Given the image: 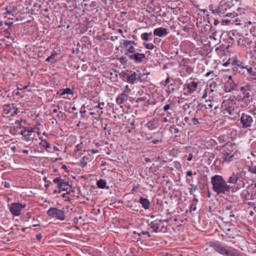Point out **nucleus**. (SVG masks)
<instances>
[{
	"mask_svg": "<svg viewBox=\"0 0 256 256\" xmlns=\"http://www.w3.org/2000/svg\"><path fill=\"white\" fill-rule=\"evenodd\" d=\"M252 186H254L253 188H256V190H255V194H254V195L256 196V183H254V184H252Z\"/></svg>",
	"mask_w": 256,
	"mask_h": 256,
	"instance_id": "774afa93",
	"label": "nucleus"
},
{
	"mask_svg": "<svg viewBox=\"0 0 256 256\" xmlns=\"http://www.w3.org/2000/svg\"><path fill=\"white\" fill-rule=\"evenodd\" d=\"M106 182L105 180L100 179L97 182L98 187L100 188H104L106 186Z\"/></svg>",
	"mask_w": 256,
	"mask_h": 256,
	"instance_id": "f704fd0d",
	"label": "nucleus"
},
{
	"mask_svg": "<svg viewBox=\"0 0 256 256\" xmlns=\"http://www.w3.org/2000/svg\"><path fill=\"white\" fill-rule=\"evenodd\" d=\"M57 94L63 96L64 98L70 99L74 94V92L70 88H61L57 92Z\"/></svg>",
	"mask_w": 256,
	"mask_h": 256,
	"instance_id": "dca6fc26",
	"label": "nucleus"
},
{
	"mask_svg": "<svg viewBox=\"0 0 256 256\" xmlns=\"http://www.w3.org/2000/svg\"><path fill=\"white\" fill-rule=\"evenodd\" d=\"M226 16L228 17H231L232 24H235L236 25L240 24V19L239 18H236L238 16V14L235 12H228L226 13Z\"/></svg>",
	"mask_w": 256,
	"mask_h": 256,
	"instance_id": "5701e85b",
	"label": "nucleus"
},
{
	"mask_svg": "<svg viewBox=\"0 0 256 256\" xmlns=\"http://www.w3.org/2000/svg\"><path fill=\"white\" fill-rule=\"evenodd\" d=\"M197 187L196 186H192L190 188V194L194 195V193L196 190Z\"/></svg>",
	"mask_w": 256,
	"mask_h": 256,
	"instance_id": "a18cd8bd",
	"label": "nucleus"
},
{
	"mask_svg": "<svg viewBox=\"0 0 256 256\" xmlns=\"http://www.w3.org/2000/svg\"><path fill=\"white\" fill-rule=\"evenodd\" d=\"M234 4L232 2H226L225 0H221L217 8H214V6H210V10L213 14H216L220 16H226V13L231 12L232 9L234 7Z\"/></svg>",
	"mask_w": 256,
	"mask_h": 256,
	"instance_id": "7ed1b4c3",
	"label": "nucleus"
},
{
	"mask_svg": "<svg viewBox=\"0 0 256 256\" xmlns=\"http://www.w3.org/2000/svg\"><path fill=\"white\" fill-rule=\"evenodd\" d=\"M227 256H243V254L236 250L230 248Z\"/></svg>",
	"mask_w": 256,
	"mask_h": 256,
	"instance_id": "2f4dec72",
	"label": "nucleus"
},
{
	"mask_svg": "<svg viewBox=\"0 0 256 256\" xmlns=\"http://www.w3.org/2000/svg\"><path fill=\"white\" fill-rule=\"evenodd\" d=\"M42 235L40 234H36V238L38 240L40 241L42 238Z\"/></svg>",
	"mask_w": 256,
	"mask_h": 256,
	"instance_id": "4d7b16f0",
	"label": "nucleus"
},
{
	"mask_svg": "<svg viewBox=\"0 0 256 256\" xmlns=\"http://www.w3.org/2000/svg\"><path fill=\"white\" fill-rule=\"evenodd\" d=\"M6 12H4L6 14H12V16H14L13 11L10 10L8 7H6Z\"/></svg>",
	"mask_w": 256,
	"mask_h": 256,
	"instance_id": "09e8293b",
	"label": "nucleus"
},
{
	"mask_svg": "<svg viewBox=\"0 0 256 256\" xmlns=\"http://www.w3.org/2000/svg\"><path fill=\"white\" fill-rule=\"evenodd\" d=\"M73 222H74L75 224H77L78 222V218H74V219L73 220Z\"/></svg>",
	"mask_w": 256,
	"mask_h": 256,
	"instance_id": "69168bd1",
	"label": "nucleus"
},
{
	"mask_svg": "<svg viewBox=\"0 0 256 256\" xmlns=\"http://www.w3.org/2000/svg\"><path fill=\"white\" fill-rule=\"evenodd\" d=\"M62 168L64 170H65V172H69V170L68 169V168L66 166V165H62Z\"/></svg>",
	"mask_w": 256,
	"mask_h": 256,
	"instance_id": "13d9d810",
	"label": "nucleus"
},
{
	"mask_svg": "<svg viewBox=\"0 0 256 256\" xmlns=\"http://www.w3.org/2000/svg\"><path fill=\"white\" fill-rule=\"evenodd\" d=\"M26 205H22L20 203L14 202L12 204L10 208V211L12 214L18 216L20 214L22 208H24Z\"/></svg>",
	"mask_w": 256,
	"mask_h": 256,
	"instance_id": "f3484780",
	"label": "nucleus"
},
{
	"mask_svg": "<svg viewBox=\"0 0 256 256\" xmlns=\"http://www.w3.org/2000/svg\"><path fill=\"white\" fill-rule=\"evenodd\" d=\"M192 158H193V154L192 153H190L189 154V156L187 158V160L188 161H191L192 160Z\"/></svg>",
	"mask_w": 256,
	"mask_h": 256,
	"instance_id": "052dcab7",
	"label": "nucleus"
},
{
	"mask_svg": "<svg viewBox=\"0 0 256 256\" xmlns=\"http://www.w3.org/2000/svg\"><path fill=\"white\" fill-rule=\"evenodd\" d=\"M137 45V43L134 40H124L123 46L125 49V54L128 55L132 54L136 52L135 46Z\"/></svg>",
	"mask_w": 256,
	"mask_h": 256,
	"instance_id": "9b49d317",
	"label": "nucleus"
},
{
	"mask_svg": "<svg viewBox=\"0 0 256 256\" xmlns=\"http://www.w3.org/2000/svg\"><path fill=\"white\" fill-rule=\"evenodd\" d=\"M170 108V104H166L164 107V112H167Z\"/></svg>",
	"mask_w": 256,
	"mask_h": 256,
	"instance_id": "5fc2aeb1",
	"label": "nucleus"
},
{
	"mask_svg": "<svg viewBox=\"0 0 256 256\" xmlns=\"http://www.w3.org/2000/svg\"><path fill=\"white\" fill-rule=\"evenodd\" d=\"M53 182L57 185V188L58 189V193L62 191H66L70 187L69 182L66 180L62 178L60 176L54 178Z\"/></svg>",
	"mask_w": 256,
	"mask_h": 256,
	"instance_id": "423d86ee",
	"label": "nucleus"
},
{
	"mask_svg": "<svg viewBox=\"0 0 256 256\" xmlns=\"http://www.w3.org/2000/svg\"><path fill=\"white\" fill-rule=\"evenodd\" d=\"M240 162H236V166L240 168L234 172L228 178V182L231 184H238L236 189H240L242 188H244V184L242 181V176L245 175L246 172L243 170V168L241 166Z\"/></svg>",
	"mask_w": 256,
	"mask_h": 256,
	"instance_id": "f03ea898",
	"label": "nucleus"
},
{
	"mask_svg": "<svg viewBox=\"0 0 256 256\" xmlns=\"http://www.w3.org/2000/svg\"><path fill=\"white\" fill-rule=\"evenodd\" d=\"M146 56L144 54L134 52L132 54L128 55L130 60H133L135 63L140 64L144 59Z\"/></svg>",
	"mask_w": 256,
	"mask_h": 256,
	"instance_id": "a211bd4d",
	"label": "nucleus"
},
{
	"mask_svg": "<svg viewBox=\"0 0 256 256\" xmlns=\"http://www.w3.org/2000/svg\"><path fill=\"white\" fill-rule=\"evenodd\" d=\"M86 158L83 157L80 160V164L82 167L86 166L87 164V162H86Z\"/></svg>",
	"mask_w": 256,
	"mask_h": 256,
	"instance_id": "37998d69",
	"label": "nucleus"
},
{
	"mask_svg": "<svg viewBox=\"0 0 256 256\" xmlns=\"http://www.w3.org/2000/svg\"><path fill=\"white\" fill-rule=\"evenodd\" d=\"M203 119L198 116V112L194 115V118H192L191 125H198L203 123Z\"/></svg>",
	"mask_w": 256,
	"mask_h": 256,
	"instance_id": "c85d7f7f",
	"label": "nucleus"
},
{
	"mask_svg": "<svg viewBox=\"0 0 256 256\" xmlns=\"http://www.w3.org/2000/svg\"><path fill=\"white\" fill-rule=\"evenodd\" d=\"M168 34L167 29L162 27L156 28L154 30V35L160 37L164 36H166Z\"/></svg>",
	"mask_w": 256,
	"mask_h": 256,
	"instance_id": "393cba45",
	"label": "nucleus"
},
{
	"mask_svg": "<svg viewBox=\"0 0 256 256\" xmlns=\"http://www.w3.org/2000/svg\"><path fill=\"white\" fill-rule=\"evenodd\" d=\"M222 154L224 158L223 163L230 162L237 154L236 146L234 144H227L224 146Z\"/></svg>",
	"mask_w": 256,
	"mask_h": 256,
	"instance_id": "20e7f679",
	"label": "nucleus"
},
{
	"mask_svg": "<svg viewBox=\"0 0 256 256\" xmlns=\"http://www.w3.org/2000/svg\"><path fill=\"white\" fill-rule=\"evenodd\" d=\"M22 119L18 120H16V122H15L16 126V127L20 128L21 126H22Z\"/></svg>",
	"mask_w": 256,
	"mask_h": 256,
	"instance_id": "49530a36",
	"label": "nucleus"
},
{
	"mask_svg": "<svg viewBox=\"0 0 256 256\" xmlns=\"http://www.w3.org/2000/svg\"><path fill=\"white\" fill-rule=\"evenodd\" d=\"M140 78V76H137V74L136 72H134L130 74H128L126 76V82L130 83L132 84H134L136 81L138 79Z\"/></svg>",
	"mask_w": 256,
	"mask_h": 256,
	"instance_id": "a878e982",
	"label": "nucleus"
},
{
	"mask_svg": "<svg viewBox=\"0 0 256 256\" xmlns=\"http://www.w3.org/2000/svg\"><path fill=\"white\" fill-rule=\"evenodd\" d=\"M128 97V94L122 93L120 94L116 98V102L118 104H120L126 102Z\"/></svg>",
	"mask_w": 256,
	"mask_h": 256,
	"instance_id": "cd10ccee",
	"label": "nucleus"
},
{
	"mask_svg": "<svg viewBox=\"0 0 256 256\" xmlns=\"http://www.w3.org/2000/svg\"><path fill=\"white\" fill-rule=\"evenodd\" d=\"M20 134L22 135V140L26 142L33 141L36 135V128L32 127L24 128Z\"/></svg>",
	"mask_w": 256,
	"mask_h": 256,
	"instance_id": "39448f33",
	"label": "nucleus"
},
{
	"mask_svg": "<svg viewBox=\"0 0 256 256\" xmlns=\"http://www.w3.org/2000/svg\"><path fill=\"white\" fill-rule=\"evenodd\" d=\"M210 246L214 248L218 252L227 256L230 248L218 242H214L210 243Z\"/></svg>",
	"mask_w": 256,
	"mask_h": 256,
	"instance_id": "f8f14e48",
	"label": "nucleus"
},
{
	"mask_svg": "<svg viewBox=\"0 0 256 256\" xmlns=\"http://www.w3.org/2000/svg\"><path fill=\"white\" fill-rule=\"evenodd\" d=\"M198 82L194 80L186 84L184 86V89L188 93V95H192L197 90Z\"/></svg>",
	"mask_w": 256,
	"mask_h": 256,
	"instance_id": "4468645a",
	"label": "nucleus"
},
{
	"mask_svg": "<svg viewBox=\"0 0 256 256\" xmlns=\"http://www.w3.org/2000/svg\"><path fill=\"white\" fill-rule=\"evenodd\" d=\"M130 92V89L129 88L128 86L126 85V88H125L123 93L126 94H128V93Z\"/></svg>",
	"mask_w": 256,
	"mask_h": 256,
	"instance_id": "3c124183",
	"label": "nucleus"
},
{
	"mask_svg": "<svg viewBox=\"0 0 256 256\" xmlns=\"http://www.w3.org/2000/svg\"><path fill=\"white\" fill-rule=\"evenodd\" d=\"M92 153V154H96V153H98L99 152L98 150H96V149H92L90 150Z\"/></svg>",
	"mask_w": 256,
	"mask_h": 256,
	"instance_id": "0e129e2a",
	"label": "nucleus"
},
{
	"mask_svg": "<svg viewBox=\"0 0 256 256\" xmlns=\"http://www.w3.org/2000/svg\"><path fill=\"white\" fill-rule=\"evenodd\" d=\"M143 46H144V48L148 50H154L155 48L154 45L152 43H146V42H144L142 44Z\"/></svg>",
	"mask_w": 256,
	"mask_h": 256,
	"instance_id": "e433bc0d",
	"label": "nucleus"
},
{
	"mask_svg": "<svg viewBox=\"0 0 256 256\" xmlns=\"http://www.w3.org/2000/svg\"><path fill=\"white\" fill-rule=\"evenodd\" d=\"M196 210V203L192 202L191 205L190 206V212L195 211Z\"/></svg>",
	"mask_w": 256,
	"mask_h": 256,
	"instance_id": "79ce46f5",
	"label": "nucleus"
},
{
	"mask_svg": "<svg viewBox=\"0 0 256 256\" xmlns=\"http://www.w3.org/2000/svg\"><path fill=\"white\" fill-rule=\"evenodd\" d=\"M160 124L158 118H154L149 120L146 124V126L150 130H152L156 129Z\"/></svg>",
	"mask_w": 256,
	"mask_h": 256,
	"instance_id": "aec40b11",
	"label": "nucleus"
},
{
	"mask_svg": "<svg viewBox=\"0 0 256 256\" xmlns=\"http://www.w3.org/2000/svg\"><path fill=\"white\" fill-rule=\"evenodd\" d=\"M254 120L252 116L244 113L242 114L240 122L243 128H248L252 126Z\"/></svg>",
	"mask_w": 256,
	"mask_h": 256,
	"instance_id": "2eb2a0df",
	"label": "nucleus"
},
{
	"mask_svg": "<svg viewBox=\"0 0 256 256\" xmlns=\"http://www.w3.org/2000/svg\"><path fill=\"white\" fill-rule=\"evenodd\" d=\"M192 175V170H188L186 172V176H191Z\"/></svg>",
	"mask_w": 256,
	"mask_h": 256,
	"instance_id": "e2e57ef3",
	"label": "nucleus"
},
{
	"mask_svg": "<svg viewBox=\"0 0 256 256\" xmlns=\"http://www.w3.org/2000/svg\"><path fill=\"white\" fill-rule=\"evenodd\" d=\"M162 142V139L154 138V140L153 139L152 140V142L153 143V144H160Z\"/></svg>",
	"mask_w": 256,
	"mask_h": 256,
	"instance_id": "c03bdc74",
	"label": "nucleus"
},
{
	"mask_svg": "<svg viewBox=\"0 0 256 256\" xmlns=\"http://www.w3.org/2000/svg\"><path fill=\"white\" fill-rule=\"evenodd\" d=\"M139 202L144 209H148L150 208V202L148 199L141 197L140 198Z\"/></svg>",
	"mask_w": 256,
	"mask_h": 256,
	"instance_id": "c756f323",
	"label": "nucleus"
},
{
	"mask_svg": "<svg viewBox=\"0 0 256 256\" xmlns=\"http://www.w3.org/2000/svg\"><path fill=\"white\" fill-rule=\"evenodd\" d=\"M210 75H212L211 79H212L214 77L216 76H214V70H210V72H207L205 75V77L208 78Z\"/></svg>",
	"mask_w": 256,
	"mask_h": 256,
	"instance_id": "a19ab883",
	"label": "nucleus"
},
{
	"mask_svg": "<svg viewBox=\"0 0 256 256\" xmlns=\"http://www.w3.org/2000/svg\"><path fill=\"white\" fill-rule=\"evenodd\" d=\"M140 184H137L136 186H134L132 190V192L136 191L140 188Z\"/></svg>",
	"mask_w": 256,
	"mask_h": 256,
	"instance_id": "864d4df0",
	"label": "nucleus"
},
{
	"mask_svg": "<svg viewBox=\"0 0 256 256\" xmlns=\"http://www.w3.org/2000/svg\"><path fill=\"white\" fill-rule=\"evenodd\" d=\"M152 140V137L151 136H145V140Z\"/></svg>",
	"mask_w": 256,
	"mask_h": 256,
	"instance_id": "680f3d73",
	"label": "nucleus"
},
{
	"mask_svg": "<svg viewBox=\"0 0 256 256\" xmlns=\"http://www.w3.org/2000/svg\"><path fill=\"white\" fill-rule=\"evenodd\" d=\"M247 204L249 208H253L254 207V203L253 202H248L247 203Z\"/></svg>",
	"mask_w": 256,
	"mask_h": 256,
	"instance_id": "6e6d98bb",
	"label": "nucleus"
},
{
	"mask_svg": "<svg viewBox=\"0 0 256 256\" xmlns=\"http://www.w3.org/2000/svg\"><path fill=\"white\" fill-rule=\"evenodd\" d=\"M201 100L202 106L206 109L214 108L216 110L220 107V102L216 98H206L204 100L202 98Z\"/></svg>",
	"mask_w": 256,
	"mask_h": 256,
	"instance_id": "1a4fd4ad",
	"label": "nucleus"
},
{
	"mask_svg": "<svg viewBox=\"0 0 256 256\" xmlns=\"http://www.w3.org/2000/svg\"><path fill=\"white\" fill-rule=\"evenodd\" d=\"M141 233H142V234L144 235H145V234L148 235V238H150L151 236L149 232H148L147 231H142Z\"/></svg>",
	"mask_w": 256,
	"mask_h": 256,
	"instance_id": "bf43d9fd",
	"label": "nucleus"
},
{
	"mask_svg": "<svg viewBox=\"0 0 256 256\" xmlns=\"http://www.w3.org/2000/svg\"><path fill=\"white\" fill-rule=\"evenodd\" d=\"M152 36V33L144 32L141 34L140 38L142 40L148 41L150 39V37Z\"/></svg>",
	"mask_w": 256,
	"mask_h": 256,
	"instance_id": "473e14b6",
	"label": "nucleus"
},
{
	"mask_svg": "<svg viewBox=\"0 0 256 256\" xmlns=\"http://www.w3.org/2000/svg\"><path fill=\"white\" fill-rule=\"evenodd\" d=\"M248 170L252 174H256V166L253 165L249 167Z\"/></svg>",
	"mask_w": 256,
	"mask_h": 256,
	"instance_id": "ea45409f",
	"label": "nucleus"
},
{
	"mask_svg": "<svg viewBox=\"0 0 256 256\" xmlns=\"http://www.w3.org/2000/svg\"><path fill=\"white\" fill-rule=\"evenodd\" d=\"M58 56V54L55 52H54L50 56L48 57L46 61L50 62L51 61V60H54Z\"/></svg>",
	"mask_w": 256,
	"mask_h": 256,
	"instance_id": "4c0bfd02",
	"label": "nucleus"
},
{
	"mask_svg": "<svg viewBox=\"0 0 256 256\" xmlns=\"http://www.w3.org/2000/svg\"><path fill=\"white\" fill-rule=\"evenodd\" d=\"M39 138L41 140V142L40 144L41 146L46 148H50V144L46 140L42 139L41 138Z\"/></svg>",
	"mask_w": 256,
	"mask_h": 256,
	"instance_id": "72a5a7b5",
	"label": "nucleus"
},
{
	"mask_svg": "<svg viewBox=\"0 0 256 256\" xmlns=\"http://www.w3.org/2000/svg\"><path fill=\"white\" fill-rule=\"evenodd\" d=\"M223 25H228L229 24H232L231 18L230 20H224L222 22Z\"/></svg>",
	"mask_w": 256,
	"mask_h": 256,
	"instance_id": "de8ad7c7",
	"label": "nucleus"
},
{
	"mask_svg": "<svg viewBox=\"0 0 256 256\" xmlns=\"http://www.w3.org/2000/svg\"><path fill=\"white\" fill-rule=\"evenodd\" d=\"M184 122L190 125H191V122L192 120H190V118L188 116H186L184 119Z\"/></svg>",
	"mask_w": 256,
	"mask_h": 256,
	"instance_id": "603ef678",
	"label": "nucleus"
},
{
	"mask_svg": "<svg viewBox=\"0 0 256 256\" xmlns=\"http://www.w3.org/2000/svg\"><path fill=\"white\" fill-rule=\"evenodd\" d=\"M213 190L217 194H224L230 190V186L227 184L222 176L215 175L211 178Z\"/></svg>",
	"mask_w": 256,
	"mask_h": 256,
	"instance_id": "f257e3e1",
	"label": "nucleus"
},
{
	"mask_svg": "<svg viewBox=\"0 0 256 256\" xmlns=\"http://www.w3.org/2000/svg\"><path fill=\"white\" fill-rule=\"evenodd\" d=\"M102 114L103 110H92L90 112V114L92 116V120L94 122L99 121Z\"/></svg>",
	"mask_w": 256,
	"mask_h": 256,
	"instance_id": "b1692460",
	"label": "nucleus"
},
{
	"mask_svg": "<svg viewBox=\"0 0 256 256\" xmlns=\"http://www.w3.org/2000/svg\"><path fill=\"white\" fill-rule=\"evenodd\" d=\"M206 98H215L214 90L212 88V86L210 88H206L202 96V99L204 100Z\"/></svg>",
	"mask_w": 256,
	"mask_h": 256,
	"instance_id": "4be33fe9",
	"label": "nucleus"
},
{
	"mask_svg": "<svg viewBox=\"0 0 256 256\" xmlns=\"http://www.w3.org/2000/svg\"><path fill=\"white\" fill-rule=\"evenodd\" d=\"M190 108V104L186 103L182 106V109L184 110H188Z\"/></svg>",
	"mask_w": 256,
	"mask_h": 256,
	"instance_id": "8fccbe9b",
	"label": "nucleus"
},
{
	"mask_svg": "<svg viewBox=\"0 0 256 256\" xmlns=\"http://www.w3.org/2000/svg\"><path fill=\"white\" fill-rule=\"evenodd\" d=\"M236 86V84L232 80V76H228V80L224 84V90L226 92H230L235 90Z\"/></svg>",
	"mask_w": 256,
	"mask_h": 256,
	"instance_id": "6ab92c4d",
	"label": "nucleus"
},
{
	"mask_svg": "<svg viewBox=\"0 0 256 256\" xmlns=\"http://www.w3.org/2000/svg\"><path fill=\"white\" fill-rule=\"evenodd\" d=\"M252 86L248 84L240 87V94L242 101L246 102H250V92L252 91Z\"/></svg>",
	"mask_w": 256,
	"mask_h": 256,
	"instance_id": "9d476101",
	"label": "nucleus"
},
{
	"mask_svg": "<svg viewBox=\"0 0 256 256\" xmlns=\"http://www.w3.org/2000/svg\"><path fill=\"white\" fill-rule=\"evenodd\" d=\"M104 105L105 103L104 102H98L97 105L94 106V108L92 109V110H102L104 108Z\"/></svg>",
	"mask_w": 256,
	"mask_h": 256,
	"instance_id": "c9c22d12",
	"label": "nucleus"
},
{
	"mask_svg": "<svg viewBox=\"0 0 256 256\" xmlns=\"http://www.w3.org/2000/svg\"><path fill=\"white\" fill-rule=\"evenodd\" d=\"M4 186L6 188H9L10 187V184L8 182H5Z\"/></svg>",
	"mask_w": 256,
	"mask_h": 256,
	"instance_id": "338daca9",
	"label": "nucleus"
},
{
	"mask_svg": "<svg viewBox=\"0 0 256 256\" xmlns=\"http://www.w3.org/2000/svg\"><path fill=\"white\" fill-rule=\"evenodd\" d=\"M170 130L172 133L178 134L179 132V129L176 126L174 125H172L170 127Z\"/></svg>",
	"mask_w": 256,
	"mask_h": 256,
	"instance_id": "58836bf2",
	"label": "nucleus"
},
{
	"mask_svg": "<svg viewBox=\"0 0 256 256\" xmlns=\"http://www.w3.org/2000/svg\"><path fill=\"white\" fill-rule=\"evenodd\" d=\"M148 225L153 230L154 232H158L160 226V222H157L156 220L150 221L149 220H147Z\"/></svg>",
	"mask_w": 256,
	"mask_h": 256,
	"instance_id": "bb28decb",
	"label": "nucleus"
},
{
	"mask_svg": "<svg viewBox=\"0 0 256 256\" xmlns=\"http://www.w3.org/2000/svg\"><path fill=\"white\" fill-rule=\"evenodd\" d=\"M234 228H224V231L228 238H234Z\"/></svg>",
	"mask_w": 256,
	"mask_h": 256,
	"instance_id": "7c9ffc66",
	"label": "nucleus"
},
{
	"mask_svg": "<svg viewBox=\"0 0 256 256\" xmlns=\"http://www.w3.org/2000/svg\"><path fill=\"white\" fill-rule=\"evenodd\" d=\"M47 214L49 216L56 218L60 220H63L65 218L64 212L61 210L58 209L57 208H50L48 210Z\"/></svg>",
	"mask_w": 256,
	"mask_h": 256,
	"instance_id": "ddd939ff",
	"label": "nucleus"
},
{
	"mask_svg": "<svg viewBox=\"0 0 256 256\" xmlns=\"http://www.w3.org/2000/svg\"><path fill=\"white\" fill-rule=\"evenodd\" d=\"M221 112L225 116H228L234 113L232 103L229 100H224L221 106Z\"/></svg>",
	"mask_w": 256,
	"mask_h": 256,
	"instance_id": "0eeeda50",
	"label": "nucleus"
},
{
	"mask_svg": "<svg viewBox=\"0 0 256 256\" xmlns=\"http://www.w3.org/2000/svg\"><path fill=\"white\" fill-rule=\"evenodd\" d=\"M18 110L14 104H6L3 106L2 116L6 118H10L16 114Z\"/></svg>",
	"mask_w": 256,
	"mask_h": 256,
	"instance_id": "6e6552de",
	"label": "nucleus"
},
{
	"mask_svg": "<svg viewBox=\"0 0 256 256\" xmlns=\"http://www.w3.org/2000/svg\"><path fill=\"white\" fill-rule=\"evenodd\" d=\"M243 68L246 69L248 74L252 77L254 80H256V64H252L250 66H246Z\"/></svg>",
	"mask_w": 256,
	"mask_h": 256,
	"instance_id": "412c9836",
	"label": "nucleus"
}]
</instances>
